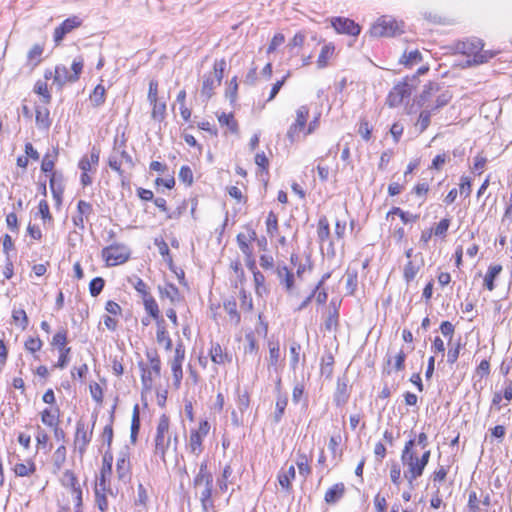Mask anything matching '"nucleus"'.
<instances>
[{
  "instance_id": "nucleus-28",
  "label": "nucleus",
  "mask_w": 512,
  "mask_h": 512,
  "mask_svg": "<svg viewBox=\"0 0 512 512\" xmlns=\"http://www.w3.org/2000/svg\"><path fill=\"white\" fill-rule=\"evenodd\" d=\"M501 271H502V266L499 264L489 266L488 271L484 278V285L489 291L494 290V288H495L494 280L498 277V275L501 273Z\"/></svg>"
},
{
  "instance_id": "nucleus-19",
  "label": "nucleus",
  "mask_w": 512,
  "mask_h": 512,
  "mask_svg": "<svg viewBox=\"0 0 512 512\" xmlns=\"http://www.w3.org/2000/svg\"><path fill=\"white\" fill-rule=\"evenodd\" d=\"M335 54V46L333 43H327L325 44L318 56L317 59V67L319 69H323L328 66L329 60L333 58Z\"/></svg>"
},
{
  "instance_id": "nucleus-18",
  "label": "nucleus",
  "mask_w": 512,
  "mask_h": 512,
  "mask_svg": "<svg viewBox=\"0 0 512 512\" xmlns=\"http://www.w3.org/2000/svg\"><path fill=\"white\" fill-rule=\"evenodd\" d=\"M344 494L345 485L341 482L336 483L327 490L324 500L328 505H334L343 498Z\"/></svg>"
},
{
  "instance_id": "nucleus-58",
  "label": "nucleus",
  "mask_w": 512,
  "mask_h": 512,
  "mask_svg": "<svg viewBox=\"0 0 512 512\" xmlns=\"http://www.w3.org/2000/svg\"><path fill=\"white\" fill-rule=\"evenodd\" d=\"M213 483L212 474L197 473L193 478V487H201Z\"/></svg>"
},
{
  "instance_id": "nucleus-43",
  "label": "nucleus",
  "mask_w": 512,
  "mask_h": 512,
  "mask_svg": "<svg viewBox=\"0 0 512 512\" xmlns=\"http://www.w3.org/2000/svg\"><path fill=\"white\" fill-rule=\"evenodd\" d=\"M422 61V55L418 50H411L405 52L400 59V62L405 65H414Z\"/></svg>"
},
{
  "instance_id": "nucleus-57",
  "label": "nucleus",
  "mask_w": 512,
  "mask_h": 512,
  "mask_svg": "<svg viewBox=\"0 0 512 512\" xmlns=\"http://www.w3.org/2000/svg\"><path fill=\"white\" fill-rule=\"evenodd\" d=\"M300 351H301L300 344L297 342H293L290 346V356H291L290 364L293 369H295L299 363Z\"/></svg>"
},
{
  "instance_id": "nucleus-2",
  "label": "nucleus",
  "mask_w": 512,
  "mask_h": 512,
  "mask_svg": "<svg viewBox=\"0 0 512 512\" xmlns=\"http://www.w3.org/2000/svg\"><path fill=\"white\" fill-rule=\"evenodd\" d=\"M225 68V59L216 60L213 65V72L204 75L200 91V95L204 101H208L212 97L214 89L221 84Z\"/></svg>"
},
{
  "instance_id": "nucleus-26",
  "label": "nucleus",
  "mask_w": 512,
  "mask_h": 512,
  "mask_svg": "<svg viewBox=\"0 0 512 512\" xmlns=\"http://www.w3.org/2000/svg\"><path fill=\"white\" fill-rule=\"evenodd\" d=\"M160 296L168 298L172 303H177L181 300L178 288L174 284L167 283L163 287L159 286Z\"/></svg>"
},
{
  "instance_id": "nucleus-9",
  "label": "nucleus",
  "mask_w": 512,
  "mask_h": 512,
  "mask_svg": "<svg viewBox=\"0 0 512 512\" xmlns=\"http://www.w3.org/2000/svg\"><path fill=\"white\" fill-rule=\"evenodd\" d=\"M413 91V85L407 81H402L396 84L387 96L386 103L390 107H397L403 103L406 98H409Z\"/></svg>"
},
{
  "instance_id": "nucleus-40",
  "label": "nucleus",
  "mask_w": 512,
  "mask_h": 512,
  "mask_svg": "<svg viewBox=\"0 0 512 512\" xmlns=\"http://www.w3.org/2000/svg\"><path fill=\"white\" fill-rule=\"evenodd\" d=\"M105 87L101 84H98L93 92L90 94V100L95 107H99L105 102Z\"/></svg>"
},
{
  "instance_id": "nucleus-50",
  "label": "nucleus",
  "mask_w": 512,
  "mask_h": 512,
  "mask_svg": "<svg viewBox=\"0 0 512 512\" xmlns=\"http://www.w3.org/2000/svg\"><path fill=\"white\" fill-rule=\"evenodd\" d=\"M288 400L285 396H279L276 401V410L274 413L275 422H280L287 406Z\"/></svg>"
},
{
  "instance_id": "nucleus-25",
  "label": "nucleus",
  "mask_w": 512,
  "mask_h": 512,
  "mask_svg": "<svg viewBox=\"0 0 512 512\" xmlns=\"http://www.w3.org/2000/svg\"><path fill=\"white\" fill-rule=\"evenodd\" d=\"M44 51V47L41 44H35L29 50L27 54V65H29L32 69L40 64L42 61V54Z\"/></svg>"
},
{
  "instance_id": "nucleus-41",
  "label": "nucleus",
  "mask_w": 512,
  "mask_h": 512,
  "mask_svg": "<svg viewBox=\"0 0 512 512\" xmlns=\"http://www.w3.org/2000/svg\"><path fill=\"white\" fill-rule=\"evenodd\" d=\"M36 470L35 464L31 461L27 463H18L14 467V472L19 477L30 476Z\"/></svg>"
},
{
  "instance_id": "nucleus-56",
  "label": "nucleus",
  "mask_w": 512,
  "mask_h": 512,
  "mask_svg": "<svg viewBox=\"0 0 512 512\" xmlns=\"http://www.w3.org/2000/svg\"><path fill=\"white\" fill-rule=\"evenodd\" d=\"M430 118H431L430 110L426 109V110L421 111L419 118H418V122H417V126L419 127L420 133L424 132L428 128V126L430 124Z\"/></svg>"
},
{
  "instance_id": "nucleus-42",
  "label": "nucleus",
  "mask_w": 512,
  "mask_h": 512,
  "mask_svg": "<svg viewBox=\"0 0 512 512\" xmlns=\"http://www.w3.org/2000/svg\"><path fill=\"white\" fill-rule=\"evenodd\" d=\"M419 270H420V265H417L412 260H409L405 264L404 270H403V277H404L405 281L407 283H409L412 280H414V278L416 277Z\"/></svg>"
},
{
  "instance_id": "nucleus-47",
  "label": "nucleus",
  "mask_w": 512,
  "mask_h": 512,
  "mask_svg": "<svg viewBox=\"0 0 512 512\" xmlns=\"http://www.w3.org/2000/svg\"><path fill=\"white\" fill-rule=\"evenodd\" d=\"M66 461V447L59 446L53 455V465L57 470H60Z\"/></svg>"
},
{
  "instance_id": "nucleus-31",
  "label": "nucleus",
  "mask_w": 512,
  "mask_h": 512,
  "mask_svg": "<svg viewBox=\"0 0 512 512\" xmlns=\"http://www.w3.org/2000/svg\"><path fill=\"white\" fill-rule=\"evenodd\" d=\"M41 421L43 424L54 427L59 424V409L56 408L52 411L49 408H46L41 413Z\"/></svg>"
},
{
  "instance_id": "nucleus-55",
  "label": "nucleus",
  "mask_w": 512,
  "mask_h": 512,
  "mask_svg": "<svg viewBox=\"0 0 512 512\" xmlns=\"http://www.w3.org/2000/svg\"><path fill=\"white\" fill-rule=\"evenodd\" d=\"M66 344H67V331L62 329V330L58 331L53 336L52 345L56 346L60 351L62 349V347L67 348Z\"/></svg>"
},
{
  "instance_id": "nucleus-7",
  "label": "nucleus",
  "mask_w": 512,
  "mask_h": 512,
  "mask_svg": "<svg viewBox=\"0 0 512 512\" xmlns=\"http://www.w3.org/2000/svg\"><path fill=\"white\" fill-rule=\"evenodd\" d=\"M309 107L307 105H301L296 110V119L290 125L287 131V138L291 143H294L300 139V134L305 132L307 121L309 117Z\"/></svg>"
},
{
  "instance_id": "nucleus-60",
  "label": "nucleus",
  "mask_w": 512,
  "mask_h": 512,
  "mask_svg": "<svg viewBox=\"0 0 512 512\" xmlns=\"http://www.w3.org/2000/svg\"><path fill=\"white\" fill-rule=\"evenodd\" d=\"M339 314L337 309L329 312L327 319L325 320V328L328 331L335 330L338 326Z\"/></svg>"
},
{
  "instance_id": "nucleus-34",
  "label": "nucleus",
  "mask_w": 512,
  "mask_h": 512,
  "mask_svg": "<svg viewBox=\"0 0 512 512\" xmlns=\"http://www.w3.org/2000/svg\"><path fill=\"white\" fill-rule=\"evenodd\" d=\"M143 304H144V307H145V310L147 311V313L153 318L156 320V322L158 320H161L162 318L160 317V310H159V307H158V304L157 302L155 301V299L152 297V296H149V297H145L143 299Z\"/></svg>"
},
{
  "instance_id": "nucleus-16",
  "label": "nucleus",
  "mask_w": 512,
  "mask_h": 512,
  "mask_svg": "<svg viewBox=\"0 0 512 512\" xmlns=\"http://www.w3.org/2000/svg\"><path fill=\"white\" fill-rule=\"evenodd\" d=\"M239 249L247 257H252L251 242L256 240L255 230L248 228L246 233H239L236 237Z\"/></svg>"
},
{
  "instance_id": "nucleus-35",
  "label": "nucleus",
  "mask_w": 512,
  "mask_h": 512,
  "mask_svg": "<svg viewBox=\"0 0 512 512\" xmlns=\"http://www.w3.org/2000/svg\"><path fill=\"white\" fill-rule=\"evenodd\" d=\"M223 307L226 313L229 315L230 320L235 325H238L240 322V314L237 311V303L235 299L232 298L224 301Z\"/></svg>"
},
{
  "instance_id": "nucleus-17",
  "label": "nucleus",
  "mask_w": 512,
  "mask_h": 512,
  "mask_svg": "<svg viewBox=\"0 0 512 512\" xmlns=\"http://www.w3.org/2000/svg\"><path fill=\"white\" fill-rule=\"evenodd\" d=\"M349 399V391L346 379L338 378L337 387L334 393V403L340 407L347 403Z\"/></svg>"
},
{
  "instance_id": "nucleus-12",
  "label": "nucleus",
  "mask_w": 512,
  "mask_h": 512,
  "mask_svg": "<svg viewBox=\"0 0 512 512\" xmlns=\"http://www.w3.org/2000/svg\"><path fill=\"white\" fill-rule=\"evenodd\" d=\"M92 438V430L88 431L85 423L79 420L76 425V434L74 439L75 448L80 455H83Z\"/></svg>"
},
{
  "instance_id": "nucleus-13",
  "label": "nucleus",
  "mask_w": 512,
  "mask_h": 512,
  "mask_svg": "<svg viewBox=\"0 0 512 512\" xmlns=\"http://www.w3.org/2000/svg\"><path fill=\"white\" fill-rule=\"evenodd\" d=\"M82 20L78 16H72L65 19L58 27L55 28L53 38L58 45L63 38L74 29L80 27Z\"/></svg>"
},
{
  "instance_id": "nucleus-11",
  "label": "nucleus",
  "mask_w": 512,
  "mask_h": 512,
  "mask_svg": "<svg viewBox=\"0 0 512 512\" xmlns=\"http://www.w3.org/2000/svg\"><path fill=\"white\" fill-rule=\"evenodd\" d=\"M195 496L198 498L201 504L202 512H216L214 497L215 493L213 490V483L209 485H203L201 487H194Z\"/></svg>"
},
{
  "instance_id": "nucleus-62",
  "label": "nucleus",
  "mask_w": 512,
  "mask_h": 512,
  "mask_svg": "<svg viewBox=\"0 0 512 512\" xmlns=\"http://www.w3.org/2000/svg\"><path fill=\"white\" fill-rule=\"evenodd\" d=\"M93 212L92 205L84 200H79L77 203V213L81 216L88 218Z\"/></svg>"
},
{
  "instance_id": "nucleus-61",
  "label": "nucleus",
  "mask_w": 512,
  "mask_h": 512,
  "mask_svg": "<svg viewBox=\"0 0 512 512\" xmlns=\"http://www.w3.org/2000/svg\"><path fill=\"white\" fill-rule=\"evenodd\" d=\"M12 317L16 323H19L22 329L28 326V317L23 309L14 310Z\"/></svg>"
},
{
  "instance_id": "nucleus-3",
  "label": "nucleus",
  "mask_w": 512,
  "mask_h": 512,
  "mask_svg": "<svg viewBox=\"0 0 512 512\" xmlns=\"http://www.w3.org/2000/svg\"><path fill=\"white\" fill-rule=\"evenodd\" d=\"M169 418L167 415L162 414L158 420L156 435H155V455L159 456L163 461L165 460L166 451L171 444V434L169 431Z\"/></svg>"
},
{
  "instance_id": "nucleus-5",
  "label": "nucleus",
  "mask_w": 512,
  "mask_h": 512,
  "mask_svg": "<svg viewBox=\"0 0 512 512\" xmlns=\"http://www.w3.org/2000/svg\"><path fill=\"white\" fill-rule=\"evenodd\" d=\"M123 163L127 164L130 168L134 167L131 155L125 150L124 141L118 145L117 140H115L113 150L108 157V165L112 170L116 171L121 178L124 177V172L121 169Z\"/></svg>"
},
{
  "instance_id": "nucleus-24",
  "label": "nucleus",
  "mask_w": 512,
  "mask_h": 512,
  "mask_svg": "<svg viewBox=\"0 0 512 512\" xmlns=\"http://www.w3.org/2000/svg\"><path fill=\"white\" fill-rule=\"evenodd\" d=\"M54 82L60 87L72 81V73L65 65H57L54 70Z\"/></svg>"
},
{
  "instance_id": "nucleus-45",
  "label": "nucleus",
  "mask_w": 512,
  "mask_h": 512,
  "mask_svg": "<svg viewBox=\"0 0 512 512\" xmlns=\"http://www.w3.org/2000/svg\"><path fill=\"white\" fill-rule=\"evenodd\" d=\"M61 483L63 486L71 488L72 491L80 487L76 475L71 470H66L63 473Z\"/></svg>"
},
{
  "instance_id": "nucleus-38",
  "label": "nucleus",
  "mask_w": 512,
  "mask_h": 512,
  "mask_svg": "<svg viewBox=\"0 0 512 512\" xmlns=\"http://www.w3.org/2000/svg\"><path fill=\"white\" fill-rule=\"evenodd\" d=\"M391 215H398L404 224H407L409 222H416L419 219V215L411 214L409 212L402 210L399 207H393L387 213V218L390 217Z\"/></svg>"
},
{
  "instance_id": "nucleus-48",
  "label": "nucleus",
  "mask_w": 512,
  "mask_h": 512,
  "mask_svg": "<svg viewBox=\"0 0 512 512\" xmlns=\"http://www.w3.org/2000/svg\"><path fill=\"white\" fill-rule=\"evenodd\" d=\"M266 231L269 236L273 237L278 231V218L277 215L270 211L266 219Z\"/></svg>"
},
{
  "instance_id": "nucleus-4",
  "label": "nucleus",
  "mask_w": 512,
  "mask_h": 512,
  "mask_svg": "<svg viewBox=\"0 0 512 512\" xmlns=\"http://www.w3.org/2000/svg\"><path fill=\"white\" fill-rule=\"evenodd\" d=\"M402 32V23L389 16H382L370 28L373 37H393Z\"/></svg>"
},
{
  "instance_id": "nucleus-44",
  "label": "nucleus",
  "mask_w": 512,
  "mask_h": 512,
  "mask_svg": "<svg viewBox=\"0 0 512 512\" xmlns=\"http://www.w3.org/2000/svg\"><path fill=\"white\" fill-rule=\"evenodd\" d=\"M317 234H318V239L321 242H324L329 238L330 227H329V222L325 216L321 217L318 221Z\"/></svg>"
},
{
  "instance_id": "nucleus-33",
  "label": "nucleus",
  "mask_w": 512,
  "mask_h": 512,
  "mask_svg": "<svg viewBox=\"0 0 512 512\" xmlns=\"http://www.w3.org/2000/svg\"><path fill=\"white\" fill-rule=\"evenodd\" d=\"M277 274L280 282L285 285L287 290H291L294 286V275L286 266H279Z\"/></svg>"
},
{
  "instance_id": "nucleus-37",
  "label": "nucleus",
  "mask_w": 512,
  "mask_h": 512,
  "mask_svg": "<svg viewBox=\"0 0 512 512\" xmlns=\"http://www.w3.org/2000/svg\"><path fill=\"white\" fill-rule=\"evenodd\" d=\"M139 429H140V412H139V406L136 404L133 409L132 421H131L130 439H131L132 443L136 442Z\"/></svg>"
},
{
  "instance_id": "nucleus-6",
  "label": "nucleus",
  "mask_w": 512,
  "mask_h": 512,
  "mask_svg": "<svg viewBox=\"0 0 512 512\" xmlns=\"http://www.w3.org/2000/svg\"><path fill=\"white\" fill-rule=\"evenodd\" d=\"M209 431L210 424L207 420H202L198 428L190 430L186 448L191 454L199 456L203 452V440L208 435Z\"/></svg>"
},
{
  "instance_id": "nucleus-27",
  "label": "nucleus",
  "mask_w": 512,
  "mask_h": 512,
  "mask_svg": "<svg viewBox=\"0 0 512 512\" xmlns=\"http://www.w3.org/2000/svg\"><path fill=\"white\" fill-rule=\"evenodd\" d=\"M232 473H233V469H232L231 465L230 464L225 465L221 476L217 478V481H216L217 490L215 491V495H217L218 492H226L227 491L229 478L231 477Z\"/></svg>"
},
{
  "instance_id": "nucleus-59",
  "label": "nucleus",
  "mask_w": 512,
  "mask_h": 512,
  "mask_svg": "<svg viewBox=\"0 0 512 512\" xmlns=\"http://www.w3.org/2000/svg\"><path fill=\"white\" fill-rule=\"evenodd\" d=\"M237 408L241 412V414L246 411L249 408L250 405V397L247 391H244L243 393H240L238 391V398H237Z\"/></svg>"
},
{
  "instance_id": "nucleus-8",
  "label": "nucleus",
  "mask_w": 512,
  "mask_h": 512,
  "mask_svg": "<svg viewBox=\"0 0 512 512\" xmlns=\"http://www.w3.org/2000/svg\"><path fill=\"white\" fill-rule=\"evenodd\" d=\"M102 257L107 266H117L125 263L130 257V250L124 244H112L102 250Z\"/></svg>"
},
{
  "instance_id": "nucleus-10",
  "label": "nucleus",
  "mask_w": 512,
  "mask_h": 512,
  "mask_svg": "<svg viewBox=\"0 0 512 512\" xmlns=\"http://www.w3.org/2000/svg\"><path fill=\"white\" fill-rule=\"evenodd\" d=\"M403 465L407 468L404 471V477L408 481L410 488H413V482L423 474V467H421L420 460L416 454L401 457Z\"/></svg>"
},
{
  "instance_id": "nucleus-29",
  "label": "nucleus",
  "mask_w": 512,
  "mask_h": 512,
  "mask_svg": "<svg viewBox=\"0 0 512 512\" xmlns=\"http://www.w3.org/2000/svg\"><path fill=\"white\" fill-rule=\"evenodd\" d=\"M295 467L290 465L286 471H281L278 474V481L281 487L285 490L291 489V481L295 478Z\"/></svg>"
},
{
  "instance_id": "nucleus-54",
  "label": "nucleus",
  "mask_w": 512,
  "mask_h": 512,
  "mask_svg": "<svg viewBox=\"0 0 512 512\" xmlns=\"http://www.w3.org/2000/svg\"><path fill=\"white\" fill-rule=\"evenodd\" d=\"M141 370H142V374H141L142 386L145 390H150L153 385V377H155L154 373H152V371H149L147 368H145L142 365H141Z\"/></svg>"
},
{
  "instance_id": "nucleus-21",
  "label": "nucleus",
  "mask_w": 512,
  "mask_h": 512,
  "mask_svg": "<svg viewBox=\"0 0 512 512\" xmlns=\"http://www.w3.org/2000/svg\"><path fill=\"white\" fill-rule=\"evenodd\" d=\"M209 355L215 364H225L231 361V357L222 349L220 344L212 343Z\"/></svg>"
},
{
  "instance_id": "nucleus-53",
  "label": "nucleus",
  "mask_w": 512,
  "mask_h": 512,
  "mask_svg": "<svg viewBox=\"0 0 512 512\" xmlns=\"http://www.w3.org/2000/svg\"><path fill=\"white\" fill-rule=\"evenodd\" d=\"M83 66H84V60L81 56L76 57L73 60L72 65H71L72 81L76 82L79 79L80 74L83 70Z\"/></svg>"
},
{
  "instance_id": "nucleus-32",
  "label": "nucleus",
  "mask_w": 512,
  "mask_h": 512,
  "mask_svg": "<svg viewBox=\"0 0 512 512\" xmlns=\"http://www.w3.org/2000/svg\"><path fill=\"white\" fill-rule=\"evenodd\" d=\"M130 462L126 453H121L120 457L117 459L116 463V471L119 479H126L129 474Z\"/></svg>"
},
{
  "instance_id": "nucleus-36",
  "label": "nucleus",
  "mask_w": 512,
  "mask_h": 512,
  "mask_svg": "<svg viewBox=\"0 0 512 512\" xmlns=\"http://www.w3.org/2000/svg\"><path fill=\"white\" fill-rule=\"evenodd\" d=\"M218 121L221 126H227L232 133L238 132V123L234 119L232 113L226 114L224 112L217 115Z\"/></svg>"
},
{
  "instance_id": "nucleus-22",
  "label": "nucleus",
  "mask_w": 512,
  "mask_h": 512,
  "mask_svg": "<svg viewBox=\"0 0 512 512\" xmlns=\"http://www.w3.org/2000/svg\"><path fill=\"white\" fill-rule=\"evenodd\" d=\"M36 125L41 130H48L51 126L50 112L46 107H36Z\"/></svg>"
},
{
  "instance_id": "nucleus-46",
  "label": "nucleus",
  "mask_w": 512,
  "mask_h": 512,
  "mask_svg": "<svg viewBox=\"0 0 512 512\" xmlns=\"http://www.w3.org/2000/svg\"><path fill=\"white\" fill-rule=\"evenodd\" d=\"M34 92L38 95H41L43 97V101L45 104L50 103L51 101V94L48 91V86L46 81L38 80L35 83L34 86Z\"/></svg>"
},
{
  "instance_id": "nucleus-20",
  "label": "nucleus",
  "mask_w": 512,
  "mask_h": 512,
  "mask_svg": "<svg viewBox=\"0 0 512 512\" xmlns=\"http://www.w3.org/2000/svg\"><path fill=\"white\" fill-rule=\"evenodd\" d=\"M156 339L159 344H163L164 348L169 351L172 349V340L165 327L164 319L157 321Z\"/></svg>"
},
{
  "instance_id": "nucleus-1",
  "label": "nucleus",
  "mask_w": 512,
  "mask_h": 512,
  "mask_svg": "<svg viewBox=\"0 0 512 512\" xmlns=\"http://www.w3.org/2000/svg\"><path fill=\"white\" fill-rule=\"evenodd\" d=\"M483 46L484 44L481 39L470 38L464 41H458L455 45V50L468 57H473L467 60L469 66L479 65L487 62L494 56L490 51H483Z\"/></svg>"
},
{
  "instance_id": "nucleus-64",
  "label": "nucleus",
  "mask_w": 512,
  "mask_h": 512,
  "mask_svg": "<svg viewBox=\"0 0 512 512\" xmlns=\"http://www.w3.org/2000/svg\"><path fill=\"white\" fill-rule=\"evenodd\" d=\"M105 493L106 492L95 491V502H96L98 509L101 512H105L108 510V501H107Z\"/></svg>"
},
{
  "instance_id": "nucleus-52",
  "label": "nucleus",
  "mask_w": 512,
  "mask_h": 512,
  "mask_svg": "<svg viewBox=\"0 0 512 512\" xmlns=\"http://www.w3.org/2000/svg\"><path fill=\"white\" fill-rule=\"evenodd\" d=\"M152 105V117L155 120H162L166 111V104L164 102H156L150 103Z\"/></svg>"
},
{
  "instance_id": "nucleus-15",
  "label": "nucleus",
  "mask_w": 512,
  "mask_h": 512,
  "mask_svg": "<svg viewBox=\"0 0 512 512\" xmlns=\"http://www.w3.org/2000/svg\"><path fill=\"white\" fill-rule=\"evenodd\" d=\"M185 358V349L183 344L180 342L177 344L175 348V355L173 360L171 361V370L174 378V382L176 386L180 385V382L183 377L182 364Z\"/></svg>"
},
{
  "instance_id": "nucleus-51",
  "label": "nucleus",
  "mask_w": 512,
  "mask_h": 512,
  "mask_svg": "<svg viewBox=\"0 0 512 512\" xmlns=\"http://www.w3.org/2000/svg\"><path fill=\"white\" fill-rule=\"evenodd\" d=\"M105 281L101 277H95L90 281L89 291L93 297L98 296L103 290Z\"/></svg>"
},
{
  "instance_id": "nucleus-49",
  "label": "nucleus",
  "mask_w": 512,
  "mask_h": 512,
  "mask_svg": "<svg viewBox=\"0 0 512 512\" xmlns=\"http://www.w3.org/2000/svg\"><path fill=\"white\" fill-rule=\"evenodd\" d=\"M147 358L150 362V369L148 370L152 371L155 377H159L161 372V361L158 355L156 353H147Z\"/></svg>"
},
{
  "instance_id": "nucleus-63",
  "label": "nucleus",
  "mask_w": 512,
  "mask_h": 512,
  "mask_svg": "<svg viewBox=\"0 0 512 512\" xmlns=\"http://www.w3.org/2000/svg\"><path fill=\"white\" fill-rule=\"evenodd\" d=\"M179 179L186 183L187 185H191L193 182V172L189 166H182L179 171Z\"/></svg>"
},
{
  "instance_id": "nucleus-23",
  "label": "nucleus",
  "mask_w": 512,
  "mask_h": 512,
  "mask_svg": "<svg viewBox=\"0 0 512 512\" xmlns=\"http://www.w3.org/2000/svg\"><path fill=\"white\" fill-rule=\"evenodd\" d=\"M50 189L56 203L60 205L62 202L64 187L61 182V176L58 177L56 173H52V176L50 178Z\"/></svg>"
},
{
  "instance_id": "nucleus-14",
  "label": "nucleus",
  "mask_w": 512,
  "mask_h": 512,
  "mask_svg": "<svg viewBox=\"0 0 512 512\" xmlns=\"http://www.w3.org/2000/svg\"><path fill=\"white\" fill-rule=\"evenodd\" d=\"M331 25L337 33L348 34L351 36L359 35L360 26L349 18L335 17L331 19Z\"/></svg>"
},
{
  "instance_id": "nucleus-30",
  "label": "nucleus",
  "mask_w": 512,
  "mask_h": 512,
  "mask_svg": "<svg viewBox=\"0 0 512 512\" xmlns=\"http://www.w3.org/2000/svg\"><path fill=\"white\" fill-rule=\"evenodd\" d=\"M439 90V85L435 82H429L424 85L421 94L418 97L417 103L423 106L430 99V97Z\"/></svg>"
},
{
  "instance_id": "nucleus-39",
  "label": "nucleus",
  "mask_w": 512,
  "mask_h": 512,
  "mask_svg": "<svg viewBox=\"0 0 512 512\" xmlns=\"http://www.w3.org/2000/svg\"><path fill=\"white\" fill-rule=\"evenodd\" d=\"M296 465L298 467L299 474L303 477H307L311 473L309 459L306 454L300 452L297 453Z\"/></svg>"
}]
</instances>
